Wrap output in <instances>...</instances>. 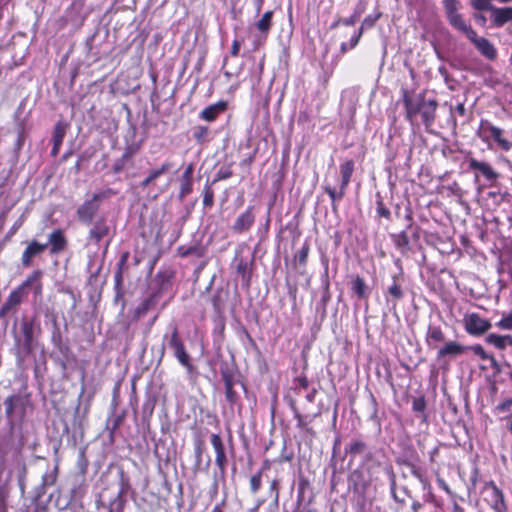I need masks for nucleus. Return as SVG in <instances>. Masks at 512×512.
<instances>
[{
	"label": "nucleus",
	"instance_id": "f257e3e1",
	"mask_svg": "<svg viewBox=\"0 0 512 512\" xmlns=\"http://www.w3.org/2000/svg\"><path fill=\"white\" fill-rule=\"evenodd\" d=\"M362 468L367 473V476L362 471L354 470L350 477L355 491L365 493L372 486L376 488L380 482V474L383 473L389 477L393 499L396 502H405V498H400L396 494V475L393 466L389 462L381 461L376 455L369 454Z\"/></svg>",
	"mask_w": 512,
	"mask_h": 512
},
{
	"label": "nucleus",
	"instance_id": "f03ea898",
	"mask_svg": "<svg viewBox=\"0 0 512 512\" xmlns=\"http://www.w3.org/2000/svg\"><path fill=\"white\" fill-rule=\"evenodd\" d=\"M401 95L405 110V119L413 126L415 125L416 116L420 113L423 124L426 130L429 131L436 119L437 100H426L425 92H421L414 97L413 91H409L405 88L401 90Z\"/></svg>",
	"mask_w": 512,
	"mask_h": 512
},
{
	"label": "nucleus",
	"instance_id": "7ed1b4c3",
	"mask_svg": "<svg viewBox=\"0 0 512 512\" xmlns=\"http://www.w3.org/2000/svg\"><path fill=\"white\" fill-rule=\"evenodd\" d=\"M68 247V238L61 228L52 230L47 236V242L41 243L37 240L30 241L21 255V265L24 268L31 267L34 258L43 254L47 249L51 255H59Z\"/></svg>",
	"mask_w": 512,
	"mask_h": 512
},
{
	"label": "nucleus",
	"instance_id": "20e7f679",
	"mask_svg": "<svg viewBox=\"0 0 512 512\" xmlns=\"http://www.w3.org/2000/svg\"><path fill=\"white\" fill-rule=\"evenodd\" d=\"M221 379L224 385L225 399L229 406L233 409L235 406L241 405L240 394L236 391L235 386L240 384L246 390L245 384L240 380V373L237 369L229 367L227 364L220 367Z\"/></svg>",
	"mask_w": 512,
	"mask_h": 512
},
{
	"label": "nucleus",
	"instance_id": "39448f33",
	"mask_svg": "<svg viewBox=\"0 0 512 512\" xmlns=\"http://www.w3.org/2000/svg\"><path fill=\"white\" fill-rule=\"evenodd\" d=\"M39 276V272H31L21 284L10 292L6 301L0 307V317L7 316L11 311H17V308L27 298L28 289L32 286V282Z\"/></svg>",
	"mask_w": 512,
	"mask_h": 512
},
{
	"label": "nucleus",
	"instance_id": "423d86ee",
	"mask_svg": "<svg viewBox=\"0 0 512 512\" xmlns=\"http://www.w3.org/2000/svg\"><path fill=\"white\" fill-rule=\"evenodd\" d=\"M168 346L173 351L174 357L178 363L185 368L188 375L195 374L197 372L196 366L193 364L192 357L188 353L185 343L182 340L179 329L176 325L173 326Z\"/></svg>",
	"mask_w": 512,
	"mask_h": 512
},
{
	"label": "nucleus",
	"instance_id": "0eeeda50",
	"mask_svg": "<svg viewBox=\"0 0 512 512\" xmlns=\"http://www.w3.org/2000/svg\"><path fill=\"white\" fill-rule=\"evenodd\" d=\"M339 168L341 175L339 190H336L330 185H325L323 187L325 193H327L328 196L330 197L331 204L333 207L335 206L336 202L342 200L346 194V190L351 182L353 173L355 171V162L353 159H347L340 164Z\"/></svg>",
	"mask_w": 512,
	"mask_h": 512
},
{
	"label": "nucleus",
	"instance_id": "6e6552de",
	"mask_svg": "<svg viewBox=\"0 0 512 512\" xmlns=\"http://www.w3.org/2000/svg\"><path fill=\"white\" fill-rule=\"evenodd\" d=\"M5 416L11 429L16 417L23 419L26 413V400L19 394H12L4 400Z\"/></svg>",
	"mask_w": 512,
	"mask_h": 512
},
{
	"label": "nucleus",
	"instance_id": "1a4fd4ad",
	"mask_svg": "<svg viewBox=\"0 0 512 512\" xmlns=\"http://www.w3.org/2000/svg\"><path fill=\"white\" fill-rule=\"evenodd\" d=\"M482 492L484 500L494 512H506L507 505L502 490L494 481H488L484 484Z\"/></svg>",
	"mask_w": 512,
	"mask_h": 512
},
{
	"label": "nucleus",
	"instance_id": "9d476101",
	"mask_svg": "<svg viewBox=\"0 0 512 512\" xmlns=\"http://www.w3.org/2000/svg\"><path fill=\"white\" fill-rule=\"evenodd\" d=\"M478 135L484 142H488L492 138L503 150H510L512 147V143L503 138V130L488 120H481Z\"/></svg>",
	"mask_w": 512,
	"mask_h": 512
},
{
	"label": "nucleus",
	"instance_id": "9b49d317",
	"mask_svg": "<svg viewBox=\"0 0 512 512\" xmlns=\"http://www.w3.org/2000/svg\"><path fill=\"white\" fill-rule=\"evenodd\" d=\"M463 325L465 331L472 336H480L491 328L490 321L475 312L464 316Z\"/></svg>",
	"mask_w": 512,
	"mask_h": 512
},
{
	"label": "nucleus",
	"instance_id": "f8f14e48",
	"mask_svg": "<svg viewBox=\"0 0 512 512\" xmlns=\"http://www.w3.org/2000/svg\"><path fill=\"white\" fill-rule=\"evenodd\" d=\"M468 351V347L457 341H448L438 348L436 353V361L438 363L449 364L452 359H455Z\"/></svg>",
	"mask_w": 512,
	"mask_h": 512
},
{
	"label": "nucleus",
	"instance_id": "ddd939ff",
	"mask_svg": "<svg viewBox=\"0 0 512 512\" xmlns=\"http://www.w3.org/2000/svg\"><path fill=\"white\" fill-rule=\"evenodd\" d=\"M134 493L131 487L130 480L122 472L119 480V491L117 495L109 501L108 508L109 512H124V506L126 503L125 496L129 493Z\"/></svg>",
	"mask_w": 512,
	"mask_h": 512
},
{
	"label": "nucleus",
	"instance_id": "4468645a",
	"mask_svg": "<svg viewBox=\"0 0 512 512\" xmlns=\"http://www.w3.org/2000/svg\"><path fill=\"white\" fill-rule=\"evenodd\" d=\"M35 324H36L35 318H31V319L23 318L21 320V324H20L23 339L21 341V339L19 337L15 338L16 344H21L22 351L26 355L32 353V351H33Z\"/></svg>",
	"mask_w": 512,
	"mask_h": 512
},
{
	"label": "nucleus",
	"instance_id": "2eb2a0df",
	"mask_svg": "<svg viewBox=\"0 0 512 512\" xmlns=\"http://www.w3.org/2000/svg\"><path fill=\"white\" fill-rule=\"evenodd\" d=\"M210 443L215 451V464L220 473L224 475L226 473L228 459L221 435L219 433H212Z\"/></svg>",
	"mask_w": 512,
	"mask_h": 512
},
{
	"label": "nucleus",
	"instance_id": "dca6fc26",
	"mask_svg": "<svg viewBox=\"0 0 512 512\" xmlns=\"http://www.w3.org/2000/svg\"><path fill=\"white\" fill-rule=\"evenodd\" d=\"M194 164L189 163L184 171L182 172L179 178V192L178 199L184 200L188 195L193 192V183H194Z\"/></svg>",
	"mask_w": 512,
	"mask_h": 512
},
{
	"label": "nucleus",
	"instance_id": "f3484780",
	"mask_svg": "<svg viewBox=\"0 0 512 512\" xmlns=\"http://www.w3.org/2000/svg\"><path fill=\"white\" fill-rule=\"evenodd\" d=\"M345 454L349 455L352 459L363 455L362 465H365L367 455H376L374 452L369 450L368 443L362 438H353L345 446Z\"/></svg>",
	"mask_w": 512,
	"mask_h": 512
},
{
	"label": "nucleus",
	"instance_id": "a211bd4d",
	"mask_svg": "<svg viewBox=\"0 0 512 512\" xmlns=\"http://www.w3.org/2000/svg\"><path fill=\"white\" fill-rule=\"evenodd\" d=\"M255 222L254 207L248 206L232 225V231L236 234H243L251 229Z\"/></svg>",
	"mask_w": 512,
	"mask_h": 512
},
{
	"label": "nucleus",
	"instance_id": "6ab92c4d",
	"mask_svg": "<svg viewBox=\"0 0 512 512\" xmlns=\"http://www.w3.org/2000/svg\"><path fill=\"white\" fill-rule=\"evenodd\" d=\"M402 282L403 276L401 274H394L392 276V284L385 293L386 302L388 304L392 303L393 307H396L398 302L404 297Z\"/></svg>",
	"mask_w": 512,
	"mask_h": 512
},
{
	"label": "nucleus",
	"instance_id": "aec40b11",
	"mask_svg": "<svg viewBox=\"0 0 512 512\" xmlns=\"http://www.w3.org/2000/svg\"><path fill=\"white\" fill-rule=\"evenodd\" d=\"M99 203H95L94 200L88 199L84 201L76 211L78 220L84 224H90L99 211Z\"/></svg>",
	"mask_w": 512,
	"mask_h": 512
},
{
	"label": "nucleus",
	"instance_id": "412c9836",
	"mask_svg": "<svg viewBox=\"0 0 512 512\" xmlns=\"http://www.w3.org/2000/svg\"><path fill=\"white\" fill-rule=\"evenodd\" d=\"M110 227L107 224V220L105 218L98 219L93 226L90 228L88 232V240L95 245H99V243L109 235Z\"/></svg>",
	"mask_w": 512,
	"mask_h": 512
},
{
	"label": "nucleus",
	"instance_id": "4be33fe9",
	"mask_svg": "<svg viewBox=\"0 0 512 512\" xmlns=\"http://www.w3.org/2000/svg\"><path fill=\"white\" fill-rule=\"evenodd\" d=\"M228 109V102L225 100H220L214 104H211L205 107L199 114V118L207 121L214 122L218 119V117L225 113Z\"/></svg>",
	"mask_w": 512,
	"mask_h": 512
},
{
	"label": "nucleus",
	"instance_id": "5701e85b",
	"mask_svg": "<svg viewBox=\"0 0 512 512\" xmlns=\"http://www.w3.org/2000/svg\"><path fill=\"white\" fill-rule=\"evenodd\" d=\"M160 298V291L151 293L148 297L143 299L139 305L134 309L133 319L139 320L143 316H145L149 310L153 309Z\"/></svg>",
	"mask_w": 512,
	"mask_h": 512
},
{
	"label": "nucleus",
	"instance_id": "b1692460",
	"mask_svg": "<svg viewBox=\"0 0 512 512\" xmlns=\"http://www.w3.org/2000/svg\"><path fill=\"white\" fill-rule=\"evenodd\" d=\"M288 403H289V407H290L291 411L293 412L294 418L297 420L296 427L299 428L300 430H302L305 434H307L311 438L316 437V431L308 425L304 416L300 413V411L297 407L296 400L293 398H290Z\"/></svg>",
	"mask_w": 512,
	"mask_h": 512
},
{
	"label": "nucleus",
	"instance_id": "393cba45",
	"mask_svg": "<svg viewBox=\"0 0 512 512\" xmlns=\"http://www.w3.org/2000/svg\"><path fill=\"white\" fill-rule=\"evenodd\" d=\"M469 169L479 171L487 180L494 181L498 178V173L486 162H481L473 157L468 159Z\"/></svg>",
	"mask_w": 512,
	"mask_h": 512
},
{
	"label": "nucleus",
	"instance_id": "a878e982",
	"mask_svg": "<svg viewBox=\"0 0 512 512\" xmlns=\"http://www.w3.org/2000/svg\"><path fill=\"white\" fill-rule=\"evenodd\" d=\"M351 291L359 300H368L370 296V288L365 279L360 275H355L351 279Z\"/></svg>",
	"mask_w": 512,
	"mask_h": 512
},
{
	"label": "nucleus",
	"instance_id": "bb28decb",
	"mask_svg": "<svg viewBox=\"0 0 512 512\" xmlns=\"http://www.w3.org/2000/svg\"><path fill=\"white\" fill-rule=\"evenodd\" d=\"M445 341V333L438 325H429L425 336V342L431 349L437 348L438 343Z\"/></svg>",
	"mask_w": 512,
	"mask_h": 512
},
{
	"label": "nucleus",
	"instance_id": "cd10ccee",
	"mask_svg": "<svg viewBox=\"0 0 512 512\" xmlns=\"http://www.w3.org/2000/svg\"><path fill=\"white\" fill-rule=\"evenodd\" d=\"M273 11H266L262 17L255 22V28L261 34L264 40L267 39L269 32L273 26Z\"/></svg>",
	"mask_w": 512,
	"mask_h": 512
},
{
	"label": "nucleus",
	"instance_id": "c85d7f7f",
	"mask_svg": "<svg viewBox=\"0 0 512 512\" xmlns=\"http://www.w3.org/2000/svg\"><path fill=\"white\" fill-rule=\"evenodd\" d=\"M477 50L486 58L494 60L497 57V51L492 43L484 37H480L475 43Z\"/></svg>",
	"mask_w": 512,
	"mask_h": 512
},
{
	"label": "nucleus",
	"instance_id": "c756f323",
	"mask_svg": "<svg viewBox=\"0 0 512 512\" xmlns=\"http://www.w3.org/2000/svg\"><path fill=\"white\" fill-rule=\"evenodd\" d=\"M486 342L499 350H505L508 346H512V336L491 333L486 337Z\"/></svg>",
	"mask_w": 512,
	"mask_h": 512
},
{
	"label": "nucleus",
	"instance_id": "7c9ffc66",
	"mask_svg": "<svg viewBox=\"0 0 512 512\" xmlns=\"http://www.w3.org/2000/svg\"><path fill=\"white\" fill-rule=\"evenodd\" d=\"M228 291L217 289L211 298V303L216 315L224 314Z\"/></svg>",
	"mask_w": 512,
	"mask_h": 512
},
{
	"label": "nucleus",
	"instance_id": "2f4dec72",
	"mask_svg": "<svg viewBox=\"0 0 512 512\" xmlns=\"http://www.w3.org/2000/svg\"><path fill=\"white\" fill-rule=\"evenodd\" d=\"M493 24L497 27L503 26L505 23L512 21V8H494Z\"/></svg>",
	"mask_w": 512,
	"mask_h": 512
},
{
	"label": "nucleus",
	"instance_id": "473e14b6",
	"mask_svg": "<svg viewBox=\"0 0 512 512\" xmlns=\"http://www.w3.org/2000/svg\"><path fill=\"white\" fill-rule=\"evenodd\" d=\"M177 254L181 258H186L188 256L194 255L196 257H203L205 254V249L201 246V244L195 245H181L177 248Z\"/></svg>",
	"mask_w": 512,
	"mask_h": 512
},
{
	"label": "nucleus",
	"instance_id": "72a5a7b5",
	"mask_svg": "<svg viewBox=\"0 0 512 512\" xmlns=\"http://www.w3.org/2000/svg\"><path fill=\"white\" fill-rule=\"evenodd\" d=\"M391 238H392V241H393L395 247L398 250H400L401 253H405L410 250L407 229L403 230L399 233L392 234Z\"/></svg>",
	"mask_w": 512,
	"mask_h": 512
},
{
	"label": "nucleus",
	"instance_id": "f704fd0d",
	"mask_svg": "<svg viewBox=\"0 0 512 512\" xmlns=\"http://www.w3.org/2000/svg\"><path fill=\"white\" fill-rule=\"evenodd\" d=\"M427 402L425 396H419L413 398L412 401V410L417 414L418 417L421 418L423 422H427L428 414L426 413Z\"/></svg>",
	"mask_w": 512,
	"mask_h": 512
},
{
	"label": "nucleus",
	"instance_id": "c9c22d12",
	"mask_svg": "<svg viewBox=\"0 0 512 512\" xmlns=\"http://www.w3.org/2000/svg\"><path fill=\"white\" fill-rule=\"evenodd\" d=\"M404 465L410 470L411 475L419 480L424 488L430 485L428 477L421 467L407 461L404 462Z\"/></svg>",
	"mask_w": 512,
	"mask_h": 512
},
{
	"label": "nucleus",
	"instance_id": "e433bc0d",
	"mask_svg": "<svg viewBox=\"0 0 512 512\" xmlns=\"http://www.w3.org/2000/svg\"><path fill=\"white\" fill-rule=\"evenodd\" d=\"M404 465L410 470L411 475L419 480L424 488L430 485L428 477L421 467L407 461L404 462Z\"/></svg>",
	"mask_w": 512,
	"mask_h": 512
},
{
	"label": "nucleus",
	"instance_id": "4c0bfd02",
	"mask_svg": "<svg viewBox=\"0 0 512 512\" xmlns=\"http://www.w3.org/2000/svg\"><path fill=\"white\" fill-rule=\"evenodd\" d=\"M69 124L59 120L53 129L52 143L63 144Z\"/></svg>",
	"mask_w": 512,
	"mask_h": 512
},
{
	"label": "nucleus",
	"instance_id": "58836bf2",
	"mask_svg": "<svg viewBox=\"0 0 512 512\" xmlns=\"http://www.w3.org/2000/svg\"><path fill=\"white\" fill-rule=\"evenodd\" d=\"M236 272H237V274H239L241 276L243 283L247 287H249L250 283H251V278H252V271H251V268L249 267V264L246 261L241 259L237 263Z\"/></svg>",
	"mask_w": 512,
	"mask_h": 512
},
{
	"label": "nucleus",
	"instance_id": "ea45409f",
	"mask_svg": "<svg viewBox=\"0 0 512 512\" xmlns=\"http://www.w3.org/2000/svg\"><path fill=\"white\" fill-rule=\"evenodd\" d=\"M310 253V243L305 241L300 250L294 255L295 265L306 267Z\"/></svg>",
	"mask_w": 512,
	"mask_h": 512
},
{
	"label": "nucleus",
	"instance_id": "a19ab883",
	"mask_svg": "<svg viewBox=\"0 0 512 512\" xmlns=\"http://www.w3.org/2000/svg\"><path fill=\"white\" fill-rule=\"evenodd\" d=\"M376 214L380 218H384L388 221L391 220L392 214L389 207L384 203L383 197L380 193L376 194Z\"/></svg>",
	"mask_w": 512,
	"mask_h": 512
},
{
	"label": "nucleus",
	"instance_id": "79ce46f5",
	"mask_svg": "<svg viewBox=\"0 0 512 512\" xmlns=\"http://www.w3.org/2000/svg\"><path fill=\"white\" fill-rule=\"evenodd\" d=\"M210 129L208 126L198 125L193 129L194 140L202 145L209 140Z\"/></svg>",
	"mask_w": 512,
	"mask_h": 512
},
{
	"label": "nucleus",
	"instance_id": "37998d69",
	"mask_svg": "<svg viewBox=\"0 0 512 512\" xmlns=\"http://www.w3.org/2000/svg\"><path fill=\"white\" fill-rule=\"evenodd\" d=\"M213 185L214 183L210 182L209 180H207L204 185L202 192L204 207L211 208L214 205V191L212 189Z\"/></svg>",
	"mask_w": 512,
	"mask_h": 512
},
{
	"label": "nucleus",
	"instance_id": "c03bdc74",
	"mask_svg": "<svg viewBox=\"0 0 512 512\" xmlns=\"http://www.w3.org/2000/svg\"><path fill=\"white\" fill-rule=\"evenodd\" d=\"M233 165H234V163L231 162L227 165L220 167L218 169L217 173L215 174L214 179L211 182L215 184L219 181L231 178L233 176V170H232Z\"/></svg>",
	"mask_w": 512,
	"mask_h": 512
},
{
	"label": "nucleus",
	"instance_id": "a18cd8bd",
	"mask_svg": "<svg viewBox=\"0 0 512 512\" xmlns=\"http://www.w3.org/2000/svg\"><path fill=\"white\" fill-rule=\"evenodd\" d=\"M173 168V163L170 161H164L160 167L154 168L150 170L148 175L152 179L153 182H155L159 177H161L163 174L169 172Z\"/></svg>",
	"mask_w": 512,
	"mask_h": 512
},
{
	"label": "nucleus",
	"instance_id": "49530a36",
	"mask_svg": "<svg viewBox=\"0 0 512 512\" xmlns=\"http://www.w3.org/2000/svg\"><path fill=\"white\" fill-rule=\"evenodd\" d=\"M269 496L272 498L275 506H278L280 499V481L277 478H274L269 483Z\"/></svg>",
	"mask_w": 512,
	"mask_h": 512
},
{
	"label": "nucleus",
	"instance_id": "de8ad7c7",
	"mask_svg": "<svg viewBox=\"0 0 512 512\" xmlns=\"http://www.w3.org/2000/svg\"><path fill=\"white\" fill-rule=\"evenodd\" d=\"M382 17V12L377 11L373 14H370L364 18L360 29L364 32V30L371 29L375 26L376 22Z\"/></svg>",
	"mask_w": 512,
	"mask_h": 512
},
{
	"label": "nucleus",
	"instance_id": "09e8293b",
	"mask_svg": "<svg viewBox=\"0 0 512 512\" xmlns=\"http://www.w3.org/2000/svg\"><path fill=\"white\" fill-rule=\"evenodd\" d=\"M141 146V141L127 144L124 148V152L122 155L124 156V158H128L130 161H132L133 157L140 151Z\"/></svg>",
	"mask_w": 512,
	"mask_h": 512
},
{
	"label": "nucleus",
	"instance_id": "8fccbe9b",
	"mask_svg": "<svg viewBox=\"0 0 512 512\" xmlns=\"http://www.w3.org/2000/svg\"><path fill=\"white\" fill-rule=\"evenodd\" d=\"M293 382L296 384V386L293 388V391L296 395H300L302 390H308L310 382L306 375H301L299 377H296Z\"/></svg>",
	"mask_w": 512,
	"mask_h": 512
},
{
	"label": "nucleus",
	"instance_id": "3c124183",
	"mask_svg": "<svg viewBox=\"0 0 512 512\" xmlns=\"http://www.w3.org/2000/svg\"><path fill=\"white\" fill-rule=\"evenodd\" d=\"M447 18L450 25L453 26L455 29L459 30L460 32L468 25L464 21L462 15L458 12L447 16Z\"/></svg>",
	"mask_w": 512,
	"mask_h": 512
},
{
	"label": "nucleus",
	"instance_id": "603ef678",
	"mask_svg": "<svg viewBox=\"0 0 512 512\" xmlns=\"http://www.w3.org/2000/svg\"><path fill=\"white\" fill-rule=\"evenodd\" d=\"M262 476L261 471H257L253 474L249 479L250 492L252 494H256L259 492L262 486Z\"/></svg>",
	"mask_w": 512,
	"mask_h": 512
},
{
	"label": "nucleus",
	"instance_id": "864d4df0",
	"mask_svg": "<svg viewBox=\"0 0 512 512\" xmlns=\"http://www.w3.org/2000/svg\"><path fill=\"white\" fill-rule=\"evenodd\" d=\"M325 275H326V280L324 282V292L321 297V303L323 304V306H326L331 299L330 283L328 280V261H326V263H325Z\"/></svg>",
	"mask_w": 512,
	"mask_h": 512
},
{
	"label": "nucleus",
	"instance_id": "5fc2aeb1",
	"mask_svg": "<svg viewBox=\"0 0 512 512\" xmlns=\"http://www.w3.org/2000/svg\"><path fill=\"white\" fill-rule=\"evenodd\" d=\"M131 161L128 158H124L123 155L121 157L117 158L113 165H112V171L115 174L121 173L130 163Z\"/></svg>",
	"mask_w": 512,
	"mask_h": 512
},
{
	"label": "nucleus",
	"instance_id": "6e6d98bb",
	"mask_svg": "<svg viewBox=\"0 0 512 512\" xmlns=\"http://www.w3.org/2000/svg\"><path fill=\"white\" fill-rule=\"evenodd\" d=\"M32 272L40 273V276L32 282V286H31L33 288L34 296L39 297L42 295V291H43V284L41 282V279L43 277V271L41 269H35Z\"/></svg>",
	"mask_w": 512,
	"mask_h": 512
},
{
	"label": "nucleus",
	"instance_id": "4d7b16f0",
	"mask_svg": "<svg viewBox=\"0 0 512 512\" xmlns=\"http://www.w3.org/2000/svg\"><path fill=\"white\" fill-rule=\"evenodd\" d=\"M496 326L502 330H512V311L503 317L496 323Z\"/></svg>",
	"mask_w": 512,
	"mask_h": 512
},
{
	"label": "nucleus",
	"instance_id": "13d9d810",
	"mask_svg": "<svg viewBox=\"0 0 512 512\" xmlns=\"http://www.w3.org/2000/svg\"><path fill=\"white\" fill-rule=\"evenodd\" d=\"M511 408H512V397H507L495 406L494 411L496 413H506V412H509L511 410Z\"/></svg>",
	"mask_w": 512,
	"mask_h": 512
},
{
	"label": "nucleus",
	"instance_id": "bf43d9fd",
	"mask_svg": "<svg viewBox=\"0 0 512 512\" xmlns=\"http://www.w3.org/2000/svg\"><path fill=\"white\" fill-rule=\"evenodd\" d=\"M468 350L472 351L476 356H478L481 360L486 361L489 358V355L486 350L483 348L481 344H475L472 346H467Z\"/></svg>",
	"mask_w": 512,
	"mask_h": 512
},
{
	"label": "nucleus",
	"instance_id": "052dcab7",
	"mask_svg": "<svg viewBox=\"0 0 512 512\" xmlns=\"http://www.w3.org/2000/svg\"><path fill=\"white\" fill-rule=\"evenodd\" d=\"M117 192L111 188H108L102 192L93 194L91 200H94L95 203H99L102 199H106L112 195H115Z\"/></svg>",
	"mask_w": 512,
	"mask_h": 512
},
{
	"label": "nucleus",
	"instance_id": "680f3d73",
	"mask_svg": "<svg viewBox=\"0 0 512 512\" xmlns=\"http://www.w3.org/2000/svg\"><path fill=\"white\" fill-rule=\"evenodd\" d=\"M117 192L111 188H108L102 192L93 194L91 200H94L95 203H99L102 199H106L112 195H115Z\"/></svg>",
	"mask_w": 512,
	"mask_h": 512
},
{
	"label": "nucleus",
	"instance_id": "e2e57ef3",
	"mask_svg": "<svg viewBox=\"0 0 512 512\" xmlns=\"http://www.w3.org/2000/svg\"><path fill=\"white\" fill-rule=\"evenodd\" d=\"M471 5L478 11H488L492 9L491 4L487 0H471Z\"/></svg>",
	"mask_w": 512,
	"mask_h": 512
},
{
	"label": "nucleus",
	"instance_id": "0e129e2a",
	"mask_svg": "<svg viewBox=\"0 0 512 512\" xmlns=\"http://www.w3.org/2000/svg\"><path fill=\"white\" fill-rule=\"evenodd\" d=\"M125 416H126V413L123 412L119 415H117L113 420H112V426L109 428L110 430V435L113 436V434L115 433V431L121 426V424L123 423L124 419H125Z\"/></svg>",
	"mask_w": 512,
	"mask_h": 512
},
{
	"label": "nucleus",
	"instance_id": "69168bd1",
	"mask_svg": "<svg viewBox=\"0 0 512 512\" xmlns=\"http://www.w3.org/2000/svg\"><path fill=\"white\" fill-rule=\"evenodd\" d=\"M457 0H444V8L447 16L457 13Z\"/></svg>",
	"mask_w": 512,
	"mask_h": 512
},
{
	"label": "nucleus",
	"instance_id": "338daca9",
	"mask_svg": "<svg viewBox=\"0 0 512 512\" xmlns=\"http://www.w3.org/2000/svg\"><path fill=\"white\" fill-rule=\"evenodd\" d=\"M309 489H311V484H310L309 479L307 477H305L304 475H299L297 490L305 493Z\"/></svg>",
	"mask_w": 512,
	"mask_h": 512
},
{
	"label": "nucleus",
	"instance_id": "774afa93",
	"mask_svg": "<svg viewBox=\"0 0 512 512\" xmlns=\"http://www.w3.org/2000/svg\"><path fill=\"white\" fill-rule=\"evenodd\" d=\"M461 32L464 33L473 44L480 38L471 25H467Z\"/></svg>",
	"mask_w": 512,
	"mask_h": 512
}]
</instances>
